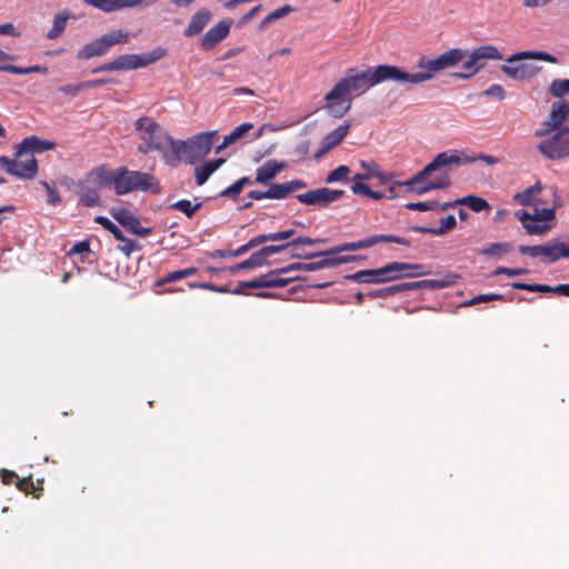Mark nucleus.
<instances>
[{"mask_svg": "<svg viewBox=\"0 0 569 569\" xmlns=\"http://www.w3.org/2000/svg\"><path fill=\"white\" fill-rule=\"evenodd\" d=\"M385 81L395 82L392 66L390 64L369 67L360 72L351 68L347 71L346 77L341 78L325 96L326 104L323 108L336 118H341L351 108L352 93H365L371 87Z\"/></svg>", "mask_w": 569, "mask_h": 569, "instance_id": "nucleus-1", "label": "nucleus"}, {"mask_svg": "<svg viewBox=\"0 0 569 569\" xmlns=\"http://www.w3.org/2000/svg\"><path fill=\"white\" fill-rule=\"evenodd\" d=\"M398 243L401 246H410L411 241L407 238L393 236V234H373L359 241L345 242L339 246L332 247L326 251L313 252V253H292L291 258L299 259H313L325 257L315 262H295L286 267L280 268L281 272H293V271H317L330 267H337L343 263L353 262L360 259L358 256H336L345 251H356L360 249H368L378 243Z\"/></svg>", "mask_w": 569, "mask_h": 569, "instance_id": "nucleus-2", "label": "nucleus"}, {"mask_svg": "<svg viewBox=\"0 0 569 569\" xmlns=\"http://www.w3.org/2000/svg\"><path fill=\"white\" fill-rule=\"evenodd\" d=\"M466 58L463 50L461 49H451L449 51L443 52L436 59H426L421 57L418 62L419 69L421 71L410 73L403 71L399 67L392 66L395 82L397 83H422L433 78V76L447 68L456 66Z\"/></svg>", "mask_w": 569, "mask_h": 569, "instance_id": "nucleus-3", "label": "nucleus"}, {"mask_svg": "<svg viewBox=\"0 0 569 569\" xmlns=\"http://www.w3.org/2000/svg\"><path fill=\"white\" fill-rule=\"evenodd\" d=\"M466 58L463 50L461 49H451L449 51L443 52L436 59H426L421 57L418 62L419 69L421 71L410 73L403 71L399 67L392 66L395 82L397 83H422L433 78V76L447 68L456 66Z\"/></svg>", "mask_w": 569, "mask_h": 569, "instance_id": "nucleus-4", "label": "nucleus"}, {"mask_svg": "<svg viewBox=\"0 0 569 569\" xmlns=\"http://www.w3.org/2000/svg\"><path fill=\"white\" fill-rule=\"evenodd\" d=\"M216 132L208 131L198 133L187 141L176 140L172 142V150L164 153V161L170 167H177L182 159L189 163L204 158L212 148Z\"/></svg>", "mask_w": 569, "mask_h": 569, "instance_id": "nucleus-5", "label": "nucleus"}, {"mask_svg": "<svg viewBox=\"0 0 569 569\" xmlns=\"http://www.w3.org/2000/svg\"><path fill=\"white\" fill-rule=\"evenodd\" d=\"M134 131L141 140V143L138 144V151L142 154L158 151L164 159V153L172 150V142L176 141L166 129L150 117L137 119Z\"/></svg>", "mask_w": 569, "mask_h": 569, "instance_id": "nucleus-6", "label": "nucleus"}, {"mask_svg": "<svg viewBox=\"0 0 569 569\" xmlns=\"http://www.w3.org/2000/svg\"><path fill=\"white\" fill-rule=\"evenodd\" d=\"M475 158H460L457 150L443 151L438 153L431 162H429L422 170L417 172L411 178L406 181H395L389 187V191H395L397 187H405L407 192L415 193L416 182H419L422 179L431 177V174L447 164H456L461 166L465 163H472Z\"/></svg>", "mask_w": 569, "mask_h": 569, "instance_id": "nucleus-7", "label": "nucleus"}, {"mask_svg": "<svg viewBox=\"0 0 569 569\" xmlns=\"http://www.w3.org/2000/svg\"><path fill=\"white\" fill-rule=\"evenodd\" d=\"M133 190L160 192V184L153 174L142 171H132L124 167L117 169L114 192L118 196Z\"/></svg>", "mask_w": 569, "mask_h": 569, "instance_id": "nucleus-8", "label": "nucleus"}, {"mask_svg": "<svg viewBox=\"0 0 569 569\" xmlns=\"http://www.w3.org/2000/svg\"><path fill=\"white\" fill-rule=\"evenodd\" d=\"M164 54L166 50L160 47L146 54H122L110 62L97 67L92 72H111L144 68L160 60Z\"/></svg>", "mask_w": 569, "mask_h": 569, "instance_id": "nucleus-9", "label": "nucleus"}, {"mask_svg": "<svg viewBox=\"0 0 569 569\" xmlns=\"http://www.w3.org/2000/svg\"><path fill=\"white\" fill-rule=\"evenodd\" d=\"M540 139L537 149L545 158L560 160L569 157V126L557 128Z\"/></svg>", "mask_w": 569, "mask_h": 569, "instance_id": "nucleus-10", "label": "nucleus"}, {"mask_svg": "<svg viewBox=\"0 0 569 569\" xmlns=\"http://www.w3.org/2000/svg\"><path fill=\"white\" fill-rule=\"evenodd\" d=\"M129 33L123 30H113L100 38L84 44L77 53V59L89 60L93 57H100L107 53L111 47L119 43H127Z\"/></svg>", "mask_w": 569, "mask_h": 569, "instance_id": "nucleus-11", "label": "nucleus"}, {"mask_svg": "<svg viewBox=\"0 0 569 569\" xmlns=\"http://www.w3.org/2000/svg\"><path fill=\"white\" fill-rule=\"evenodd\" d=\"M516 216L527 233L540 236L550 230L551 227L547 222L555 220L556 212L552 208L533 207V213L519 210Z\"/></svg>", "mask_w": 569, "mask_h": 569, "instance_id": "nucleus-12", "label": "nucleus"}, {"mask_svg": "<svg viewBox=\"0 0 569 569\" xmlns=\"http://www.w3.org/2000/svg\"><path fill=\"white\" fill-rule=\"evenodd\" d=\"M0 166L11 176L30 180L37 176L38 163L33 154H26L24 157L11 159L7 156L0 157Z\"/></svg>", "mask_w": 569, "mask_h": 569, "instance_id": "nucleus-13", "label": "nucleus"}, {"mask_svg": "<svg viewBox=\"0 0 569 569\" xmlns=\"http://www.w3.org/2000/svg\"><path fill=\"white\" fill-rule=\"evenodd\" d=\"M519 252L532 258L542 257L546 262H556L561 258H569V246L563 242L550 241L537 246H519Z\"/></svg>", "mask_w": 569, "mask_h": 569, "instance_id": "nucleus-14", "label": "nucleus"}, {"mask_svg": "<svg viewBox=\"0 0 569 569\" xmlns=\"http://www.w3.org/2000/svg\"><path fill=\"white\" fill-rule=\"evenodd\" d=\"M280 268L273 269L268 273L260 276L256 279L249 281H242L239 283V288L234 289L232 293L242 295L244 293L243 289H256V288H283L288 286L290 282L300 280L299 276L290 277V278H281L280 274H287V272L279 271Z\"/></svg>", "mask_w": 569, "mask_h": 569, "instance_id": "nucleus-15", "label": "nucleus"}, {"mask_svg": "<svg viewBox=\"0 0 569 569\" xmlns=\"http://www.w3.org/2000/svg\"><path fill=\"white\" fill-rule=\"evenodd\" d=\"M452 167H457L456 164H447L443 168L436 170L431 177L420 180L416 182L415 193L418 196H422L432 190L446 189L451 186V178L449 176V171Z\"/></svg>", "mask_w": 569, "mask_h": 569, "instance_id": "nucleus-16", "label": "nucleus"}, {"mask_svg": "<svg viewBox=\"0 0 569 569\" xmlns=\"http://www.w3.org/2000/svg\"><path fill=\"white\" fill-rule=\"evenodd\" d=\"M569 116V103L566 100H559L552 103L549 118L542 122V128L535 131L537 138H542L551 133L557 128L563 127V121Z\"/></svg>", "mask_w": 569, "mask_h": 569, "instance_id": "nucleus-17", "label": "nucleus"}, {"mask_svg": "<svg viewBox=\"0 0 569 569\" xmlns=\"http://www.w3.org/2000/svg\"><path fill=\"white\" fill-rule=\"evenodd\" d=\"M111 216L119 222L127 231L138 237H147L151 234L152 229L142 227L140 219L129 209L112 208L110 210Z\"/></svg>", "mask_w": 569, "mask_h": 569, "instance_id": "nucleus-18", "label": "nucleus"}, {"mask_svg": "<svg viewBox=\"0 0 569 569\" xmlns=\"http://www.w3.org/2000/svg\"><path fill=\"white\" fill-rule=\"evenodd\" d=\"M345 196L343 190H332L319 188L297 196L299 202L308 206L327 207L329 203L341 199Z\"/></svg>", "mask_w": 569, "mask_h": 569, "instance_id": "nucleus-19", "label": "nucleus"}, {"mask_svg": "<svg viewBox=\"0 0 569 569\" xmlns=\"http://www.w3.org/2000/svg\"><path fill=\"white\" fill-rule=\"evenodd\" d=\"M231 22L220 21L211 27L200 39V44L203 50H211L220 43L230 32Z\"/></svg>", "mask_w": 569, "mask_h": 569, "instance_id": "nucleus-20", "label": "nucleus"}, {"mask_svg": "<svg viewBox=\"0 0 569 569\" xmlns=\"http://www.w3.org/2000/svg\"><path fill=\"white\" fill-rule=\"evenodd\" d=\"M56 143L49 140H43L37 136L24 138L18 146L16 156L18 158L24 157L26 154H32L33 152H43L47 150L54 149Z\"/></svg>", "mask_w": 569, "mask_h": 569, "instance_id": "nucleus-21", "label": "nucleus"}, {"mask_svg": "<svg viewBox=\"0 0 569 569\" xmlns=\"http://www.w3.org/2000/svg\"><path fill=\"white\" fill-rule=\"evenodd\" d=\"M350 124H341L333 131L326 134L320 143V148L317 150L315 158L320 159L332 148L337 147L348 134Z\"/></svg>", "mask_w": 569, "mask_h": 569, "instance_id": "nucleus-22", "label": "nucleus"}, {"mask_svg": "<svg viewBox=\"0 0 569 569\" xmlns=\"http://www.w3.org/2000/svg\"><path fill=\"white\" fill-rule=\"evenodd\" d=\"M513 62L501 66V71L513 80H527L536 76L541 68L535 66L532 63H519L517 66H512Z\"/></svg>", "mask_w": 569, "mask_h": 569, "instance_id": "nucleus-23", "label": "nucleus"}, {"mask_svg": "<svg viewBox=\"0 0 569 569\" xmlns=\"http://www.w3.org/2000/svg\"><path fill=\"white\" fill-rule=\"evenodd\" d=\"M562 206L561 198L555 186H541V190L535 194L533 207L552 208L553 212Z\"/></svg>", "mask_w": 569, "mask_h": 569, "instance_id": "nucleus-24", "label": "nucleus"}, {"mask_svg": "<svg viewBox=\"0 0 569 569\" xmlns=\"http://www.w3.org/2000/svg\"><path fill=\"white\" fill-rule=\"evenodd\" d=\"M116 170H109L106 166H100L93 170H91L86 180L91 182L97 189L106 187V186H116Z\"/></svg>", "mask_w": 569, "mask_h": 569, "instance_id": "nucleus-25", "label": "nucleus"}, {"mask_svg": "<svg viewBox=\"0 0 569 569\" xmlns=\"http://www.w3.org/2000/svg\"><path fill=\"white\" fill-rule=\"evenodd\" d=\"M471 61L477 66L478 71L485 67L486 60H501L502 54L497 47L491 44L480 46L473 49L469 54Z\"/></svg>", "mask_w": 569, "mask_h": 569, "instance_id": "nucleus-26", "label": "nucleus"}, {"mask_svg": "<svg viewBox=\"0 0 569 569\" xmlns=\"http://www.w3.org/2000/svg\"><path fill=\"white\" fill-rule=\"evenodd\" d=\"M212 18V13L208 9H200L192 14L190 22L183 31V34L188 38L194 37L201 33L204 27L209 23Z\"/></svg>", "mask_w": 569, "mask_h": 569, "instance_id": "nucleus-27", "label": "nucleus"}, {"mask_svg": "<svg viewBox=\"0 0 569 569\" xmlns=\"http://www.w3.org/2000/svg\"><path fill=\"white\" fill-rule=\"evenodd\" d=\"M406 262H390L381 268L377 269V276H379V283L393 281L403 277V272L408 270Z\"/></svg>", "mask_w": 569, "mask_h": 569, "instance_id": "nucleus-28", "label": "nucleus"}, {"mask_svg": "<svg viewBox=\"0 0 569 569\" xmlns=\"http://www.w3.org/2000/svg\"><path fill=\"white\" fill-rule=\"evenodd\" d=\"M284 168V164L277 160H268L256 171V182L269 184L270 181Z\"/></svg>", "mask_w": 569, "mask_h": 569, "instance_id": "nucleus-29", "label": "nucleus"}, {"mask_svg": "<svg viewBox=\"0 0 569 569\" xmlns=\"http://www.w3.org/2000/svg\"><path fill=\"white\" fill-rule=\"evenodd\" d=\"M457 226V220L455 216L448 214L447 217L442 218L440 220V226L438 228H430V227H420L415 226L411 227L412 231L420 232V233H430L433 236H442L452 229H455Z\"/></svg>", "mask_w": 569, "mask_h": 569, "instance_id": "nucleus-30", "label": "nucleus"}, {"mask_svg": "<svg viewBox=\"0 0 569 569\" xmlns=\"http://www.w3.org/2000/svg\"><path fill=\"white\" fill-rule=\"evenodd\" d=\"M224 162V159H216L206 162L201 167L194 169L196 182L198 186H202L209 177Z\"/></svg>", "mask_w": 569, "mask_h": 569, "instance_id": "nucleus-31", "label": "nucleus"}, {"mask_svg": "<svg viewBox=\"0 0 569 569\" xmlns=\"http://www.w3.org/2000/svg\"><path fill=\"white\" fill-rule=\"evenodd\" d=\"M69 18L70 12L68 10L57 13L53 19L52 28L47 32V38L50 40L59 38L63 33Z\"/></svg>", "mask_w": 569, "mask_h": 569, "instance_id": "nucleus-32", "label": "nucleus"}, {"mask_svg": "<svg viewBox=\"0 0 569 569\" xmlns=\"http://www.w3.org/2000/svg\"><path fill=\"white\" fill-rule=\"evenodd\" d=\"M456 202L462 206H467L470 210L475 212H481L491 209L488 201L478 196H466L457 199Z\"/></svg>", "mask_w": 569, "mask_h": 569, "instance_id": "nucleus-33", "label": "nucleus"}, {"mask_svg": "<svg viewBox=\"0 0 569 569\" xmlns=\"http://www.w3.org/2000/svg\"><path fill=\"white\" fill-rule=\"evenodd\" d=\"M458 279V274L448 273L442 279H426L421 283H423V289L438 290L456 284Z\"/></svg>", "mask_w": 569, "mask_h": 569, "instance_id": "nucleus-34", "label": "nucleus"}, {"mask_svg": "<svg viewBox=\"0 0 569 569\" xmlns=\"http://www.w3.org/2000/svg\"><path fill=\"white\" fill-rule=\"evenodd\" d=\"M0 71L13 73V74H30V73L46 74L48 72V68L42 67V66H30V67L22 68V67H18L14 64H1Z\"/></svg>", "mask_w": 569, "mask_h": 569, "instance_id": "nucleus-35", "label": "nucleus"}, {"mask_svg": "<svg viewBox=\"0 0 569 569\" xmlns=\"http://www.w3.org/2000/svg\"><path fill=\"white\" fill-rule=\"evenodd\" d=\"M523 59H539L548 62H556V58L546 52L521 51L510 56L506 61L511 63Z\"/></svg>", "mask_w": 569, "mask_h": 569, "instance_id": "nucleus-36", "label": "nucleus"}, {"mask_svg": "<svg viewBox=\"0 0 569 569\" xmlns=\"http://www.w3.org/2000/svg\"><path fill=\"white\" fill-rule=\"evenodd\" d=\"M79 203L84 207H98L101 203L100 196L96 189L82 187L79 192Z\"/></svg>", "mask_w": 569, "mask_h": 569, "instance_id": "nucleus-37", "label": "nucleus"}, {"mask_svg": "<svg viewBox=\"0 0 569 569\" xmlns=\"http://www.w3.org/2000/svg\"><path fill=\"white\" fill-rule=\"evenodd\" d=\"M201 207V202L198 201L193 203L188 199L178 200L170 206L171 209L181 211L188 218H192Z\"/></svg>", "mask_w": 569, "mask_h": 569, "instance_id": "nucleus-38", "label": "nucleus"}, {"mask_svg": "<svg viewBox=\"0 0 569 569\" xmlns=\"http://www.w3.org/2000/svg\"><path fill=\"white\" fill-rule=\"evenodd\" d=\"M267 260H262L259 251L253 252L247 260L230 268L231 272H238L244 269H253L267 264Z\"/></svg>", "mask_w": 569, "mask_h": 569, "instance_id": "nucleus-39", "label": "nucleus"}, {"mask_svg": "<svg viewBox=\"0 0 569 569\" xmlns=\"http://www.w3.org/2000/svg\"><path fill=\"white\" fill-rule=\"evenodd\" d=\"M83 2L107 13L122 10L120 0H83Z\"/></svg>", "mask_w": 569, "mask_h": 569, "instance_id": "nucleus-40", "label": "nucleus"}, {"mask_svg": "<svg viewBox=\"0 0 569 569\" xmlns=\"http://www.w3.org/2000/svg\"><path fill=\"white\" fill-rule=\"evenodd\" d=\"M541 190V183L538 181L532 187L526 189L523 192L517 193L515 200L522 206H533L535 194Z\"/></svg>", "mask_w": 569, "mask_h": 569, "instance_id": "nucleus-41", "label": "nucleus"}, {"mask_svg": "<svg viewBox=\"0 0 569 569\" xmlns=\"http://www.w3.org/2000/svg\"><path fill=\"white\" fill-rule=\"evenodd\" d=\"M511 287L519 290H526L529 292H553L555 287L549 284H540V283H523V282H512Z\"/></svg>", "mask_w": 569, "mask_h": 569, "instance_id": "nucleus-42", "label": "nucleus"}, {"mask_svg": "<svg viewBox=\"0 0 569 569\" xmlns=\"http://www.w3.org/2000/svg\"><path fill=\"white\" fill-rule=\"evenodd\" d=\"M549 92L556 98H561L569 93V79L553 80L549 87Z\"/></svg>", "mask_w": 569, "mask_h": 569, "instance_id": "nucleus-43", "label": "nucleus"}, {"mask_svg": "<svg viewBox=\"0 0 569 569\" xmlns=\"http://www.w3.org/2000/svg\"><path fill=\"white\" fill-rule=\"evenodd\" d=\"M350 174L349 167L341 164L332 170L326 178V183H333L337 181H347L348 176Z\"/></svg>", "mask_w": 569, "mask_h": 569, "instance_id": "nucleus-44", "label": "nucleus"}, {"mask_svg": "<svg viewBox=\"0 0 569 569\" xmlns=\"http://www.w3.org/2000/svg\"><path fill=\"white\" fill-rule=\"evenodd\" d=\"M293 11V8L290 4H284L281 8L273 10L269 13L261 22V27L271 23L278 19H281Z\"/></svg>", "mask_w": 569, "mask_h": 569, "instance_id": "nucleus-45", "label": "nucleus"}, {"mask_svg": "<svg viewBox=\"0 0 569 569\" xmlns=\"http://www.w3.org/2000/svg\"><path fill=\"white\" fill-rule=\"evenodd\" d=\"M119 242L120 243L118 244V250L121 251L126 257H130L132 252L141 249L137 241L131 240L126 236H123V239L119 240Z\"/></svg>", "mask_w": 569, "mask_h": 569, "instance_id": "nucleus-46", "label": "nucleus"}, {"mask_svg": "<svg viewBox=\"0 0 569 569\" xmlns=\"http://www.w3.org/2000/svg\"><path fill=\"white\" fill-rule=\"evenodd\" d=\"M405 207L408 210L412 211H430L436 210L439 207V201L432 200V201H423V202H408L405 204Z\"/></svg>", "mask_w": 569, "mask_h": 569, "instance_id": "nucleus-47", "label": "nucleus"}, {"mask_svg": "<svg viewBox=\"0 0 569 569\" xmlns=\"http://www.w3.org/2000/svg\"><path fill=\"white\" fill-rule=\"evenodd\" d=\"M492 300H505V297H503V295H499V293L478 295V296L471 298L470 300L463 302L462 306L470 307V306H475L477 303L488 302V301H492Z\"/></svg>", "mask_w": 569, "mask_h": 569, "instance_id": "nucleus-48", "label": "nucleus"}, {"mask_svg": "<svg viewBox=\"0 0 569 569\" xmlns=\"http://www.w3.org/2000/svg\"><path fill=\"white\" fill-rule=\"evenodd\" d=\"M289 196L287 182L274 183L268 189V199H284Z\"/></svg>", "mask_w": 569, "mask_h": 569, "instance_id": "nucleus-49", "label": "nucleus"}, {"mask_svg": "<svg viewBox=\"0 0 569 569\" xmlns=\"http://www.w3.org/2000/svg\"><path fill=\"white\" fill-rule=\"evenodd\" d=\"M511 250H512V246L508 242L491 243L488 248L482 250V254L499 256L501 253H508Z\"/></svg>", "mask_w": 569, "mask_h": 569, "instance_id": "nucleus-50", "label": "nucleus"}, {"mask_svg": "<svg viewBox=\"0 0 569 569\" xmlns=\"http://www.w3.org/2000/svg\"><path fill=\"white\" fill-rule=\"evenodd\" d=\"M462 61H463V63L461 66L462 71L457 72L456 77L462 78V79H468L478 72L477 66H475V63L471 61L469 56L467 57L466 60L463 59Z\"/></svg>", "mask_w": 569, "mask_h": 569, "instance_id": "nucleus-51", "label": "nucleus"}, {"mask_svg": "<svg viewBox=\"0 0 569 569\" xmlns=\"http://www.w3.org/2000/svg\"><path fill=\"white\" fill-rule=\"evenodd\" d=\"M400 293L399 283L375 290L369 293L371 298H387Z\"/></svg>", "mask_w": 569, "mask_h": 569, "instance_id": "nucleus-52", "label": "nucleus"}, {"mask_svg": "<svg viewBox=\"0 0 569 569\" xmlns=\"http://www.w3.org/2000/svg\"><path fill=\"white\" fill-rule=\"evenodd\" d=\"M288 247H291L290 246V242L288 243H283V244H270V246H266L261 249H259V253L262 258V260H267V258L273 253H278V252H281L283 251L284 249H287Z\"/></svg>", "mask_w": 569, "mask_h": 569, "instance_id": "nucleus-53", "label": "nucleus"}, {"mask_svg": "<svg viewBox=\"0 0 569 569\" xmlns=\"http://www.w3.org/2000/svg\"><path fill=\"white\" fill-rule=\"evenodd\" d=\"M16 487L26 495L34 493V491L37 490L31 476L18 479L16 482Z\"/></svg>", "mask_w": 569, "mask_h": 569, "instance_id": "nucleus-54", "label": "nucleus"}, {"mask_svg": "<svg viewBox=\"0 0 569 569\" xmlns=\"http://www.w3.org/2000/svg\"><path fill=\"white\" fill-rule=\"evenodd\" d=\"M528 272H529V270L525 269V268L498 267L493 271V276L506 274L508 277H515V276L527 274Z\"/></svg>", "mask_w": 569, "mask_h": 569, "instance_id": "nucleus-55", "label": "nucleus"}, {"mask_svg": "<svg viewBox=\"0 0 569 569\" xmlns=\"http://www.w3.org/2000/svg\"><path fill=\"white\" fill-rule=\"evenodd\" d=\"M83 82L76 83V84H66L58 89L59 92L64 93L70 97H76L80 92L84 91Z\"/></svg>", "mask_w": 569, "mask_h": 569, "instance_id": "nucleus-56", "label": "nucleus"}, {"mask_svg": "<svg viewBox=\"0 0 569 569\" xmlns=\"http://www.w3.org/2000/svg\"><path fill=\"white\" fill-rule=\"evenodd\" d=\"M41 184L44 187L47 192V201L50 204H58L61 198L56 189H53L48 182L42 181Z\"/></svg>", "mask_w": 569, "mask_h": 569, "instance_id": "nucleus-57", "label": "nucleus"}, {"mask_svg": "<svg viewBox=\"0 0 569 569\" xmlns=\"http://www.w3.org/2000/svg\"><path fill=\"white\" fill-rule=\"evenodd\" d=\"M242 189L243 188L237 180L234 183H232L231 186H229L228 188L222 190L220 192V197L234 199L239 196V193L242 191Z\"/></svg>", "mask_w": 569, "mask_h": 569, "instance_id": "nucleus-58", "label": "nucleus"}, {"mask_svg": "<svg viewBox=\"0 0 569 569\" xmlns=\"http://www.w3.org/2000/svg\"><path fill=\"white\" fill-rule=\"evenodd\" d=\"M483 94L487 97H493L498 100H503L506 97L505 89L500 84H491L485 90Z\"/></svg>", "mask_w": 569, "mask_h": 569, "instance_id": "nucleus-59", "label": "nucleus"}, {"mask_svg": "<svg viewBox=\"0 0 569 569\" xmlns=\"http://www.w3.org/2000/svg\"><path fill=\"white\" fill-rule=\"evenodd\" d=\"M407 266L409 268H408L407 271L403 272L405 276L420 277V276H426V274L430 273V271L426 270L422 264L407 263Z\"/></svg>", "mask_w": 569, "mask_h": 569, "instance_id": "nucleus-60", "label": "nucleus"}, {"mask_svg": "<svg viewBox=\"0 0 569 569\" xmlns=\"http://www.w3.org/2000/svg\"><path fill=\"white\" fill-rule=\"evenodd\" d=\"M181 279H183V277L181 274V271L180 270H176V271L169 272L163 278L157 280L156 281V286H158V287L159 286H163L166 283L174 282V281H178V280H181Z\"/></svg>", "mask_w": 569, "mask_h": 569, "instance_id": "nucleus-61", "label": "nucleus"}, {"mask_svg": "<svg viewBox=\"0 0 569 569\" xmlns=\"http://www.w3.org/2000/svg\"><path fill=\"white\" fill-rule=\"evenodd\" d=\"M253 128L252 123L250 122H244V123H241L240 126L236 127L231 133L233 134V137L238 140H240L241 138L244 137V134L247 132H249L251 129Z\"/></svg>", "mask_w": 569, "mask_h": 569, "instance_id": "nucleus-62", "label": "nucleus"}, {"mask_svg": "<svg viewBox=\"0 0 569 569\" xmlns=\"http://www.w3.org/2000/svg\"><path fill=\"white\" fill-rule=\"evenodd\" d=\"M273 241L272 233L259 234L248 241L250 249L256 248L264 242Z\"/></svg>", "mask_w": 569, "mask_h": 569, "instance_id": "nucleus-63", "label": "nucleus"}, {"mask_svg": "<svg viewBox=\"0 0 569 569\" xmlns=\"http://www.w3.org/2000/svg\"><path fill=\"white\" fill-rule=\"evenodd\" d=\"M422 280L413 281V282H401L399 283L400 293L407 291H416L423 289Z\"/></svg>", "mask_w": 569, "mask_h": 569, "instance_id": "nucleus-64", "label": "nucleus"}]
</instances>
